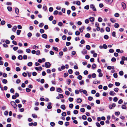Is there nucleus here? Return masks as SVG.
<instances>
[{
    "label": "nucleus",
    "mask_w": 127,
    "mask_h": 127,
    "mask_svg": "<svg viewBox=\"0 0 127 127\" xmlns=\"http://www.w3.org/2000/svg\"><path fill=\"white\" fill-rule=\"evenodd\" d=\"M10 103L14 108L16 109V108L17 107V105L14 101H12Z\"/></svg>",
    "instance_id": "obj_1"
},
{
    "label": "nucleus",
    "mask_w": 127,
    "mask_h": 127,
    "mask_svg": "<svg viewBox=\"0 0 127 127\" xmlns=\"http://www.w3.org/2000/svg\"><path fill=\"white\" fill-rule=\"evenodd\" d=\"M51 65V64L49 62H46L45 63V66L46 68H49Z\"/></svg>",
    "instance_id": "obj_2"
},
{
    "label": "nucleus",
    "mask_w": 127,
    "mask_h": 127,
    "mask_svg": "<svg viewBox=\"0 0 127 127\" xmlns=\"http://www.w3.org/2000/svg\"><path fill=\"white\" fill-rule=\"evenodd\" d=\"M90 8H91L92 9L93 11H96V8H95V6L94 4H92L90 5Z\"/></svg>",
    "instance_id": "obj_3"
},
{
    "label": "nucleus",
    "mask_w": 127,
    "mask_h": 127,
    "mask_svg": "<svg viewBox=\"0 0 127 127\" xmlns=\"http://www.w3.org/2000/svg\"><path fill=\"white\" fill-rule=\"evenodd\" d=\"M51 104L52 103L51 102H49L47 103V108L48 109H50L52 108Z\"/></svg>",
    "instance_id": "obj_4"
},
{
    "label": "nucleus",
    "mask_w": 127,
    "mask_h": 127,
    "mask_svg": "<svg viewBox=\"0 0 127 127\" xmlns=\"http://www.w3.org/2000/svg\"><path fill=\"white\" fill-rule=\"evenodd\" d=\"M116 106L115 103H113L112 105H110L109 106V108L110 109H112L113 107H114Z\"/></svg>",
    "instance_id": "obj_5"
},
{
    "label": "nucleus",
    "mask_w": 127,
    "mask_h": 127,
    "mask_svg": "<svg viewBox=\"0 0 127 127\" xmlns=\"http://www.w3.org/2000/svg\"><path fill=\"white\" fill-rule=\"evenodd\" d=\"M122 5L124 9H125L126 8V5L125 3L123 2L122 3Z\"/></svg>",
    "instance_id": "obj_6"
},
{
    "label": "nucleus",
    "mask_w": 127,
    "mask_h": 127,
    "mask_svg": "<svg viewBox=\"0 0 127 127\" xmlns=\"http://www.w3.org/2000/svg\"><path fill=\"white\" fill-rule=\"evenodd\" d=\"M57 92L60 93H61L63 92L62 90H61L60 88H58L57 89Z\"/></svg>",
    "instance_id": "obj_7"
},
{
    "label": "nucleus",
    "mask_w": 127,
    "mask_h": 127,
    "mask_svg": "<svg viewBox=\"0 0 127 127\" xmlns=\"http://www.w3.org/2000/svg\"><path fill=\"white\" fill-rule=\"evenodd\" d=\"M89 19L91 22H93L94 21L95 18L93 17H90L89 18Z\"/></svg>",
    "instance_id": "obj_8"
},
{
    "label": "nucleus",
    "mask_w": 127,
    "mask_h": 127,
    "mask_svg": "<svg viewBox=\"0 0 127 127\" xmlns=\"http://www.w3.org/2000/svg\"><path fill=\"white\" fill-rule=\"evenodd\" d=\"M109 94L110 95H115L116 94L113 91H111L110 93Z\"/></svg>",
    "instance_id": "obj_9"
},
{
    "label": "nucleus",
    "mask_w": 127,
    "mask_h": 127,
    "mask_svg": "<svg viewBox=\"0 0 127 127\" xmlns=\"http://www.w3.org/2000/svg\"><path fill=\"white\" fill-rule=\"evenodd\" d=\"M42 37L45 39H47V36L46 34H44L42 35Z\"/></svg>",
    "instance_id": "obj_10"
},
{
    "label": "nucleus",
    "mask_w": 127,
    "mask_h": 127,
    "mask_svg": "<svg viewBox=\"0 0 127 127\" xmlns=\"http://www.w3.org/2000/svg\"><path fill=\"white\" fill-rule=\"evenodd\" d=\"M15 13L16 14H19V10L18 8H17V7H16L15 8Z\"/></svg>",
    "instance_id": "obj_11"
},
{
    "label": "nucleus",
    "mask_w": 127,
    "mask_h": 127,
    "mask_svg": "<svg viewBox=\"0 0 127 127\" xmlns=\"http://www.w3.org/2000/svg\"><path fill=\"white\" fill-rule=\"evenodd\" d=\"M7 8L9 12H11L12 11V8L11 7L8 6L7 7Z\"/></svg>",
    "instance_id": "obj_12"
},
{
    "label": "nucleus",
    "mask_w": 127,
    "mask_h": 127,
    "mask_svg": "<svg viewBox=\"0 0 127 127\" xmlns=\"http://www.w3.org/2000/svg\"><path fill=\"white\" fill-rule=\"evenodd\" d=\"M82 53L83 54H85L87 53V51L85 49H84L82 51Z\"/></svg>",
    "instance_id": "obj_13"
},
{
    "label": "nucleus",
    "mask_w": 127,
    "mask_h": 127,
    "mask_svg": "<svg viewBox=\"0 0 127 127\" xmlns=\"http://www.w3.org/2000/svg\"><path fill=\"white\" fill-rule=\"evenodd\" d=\"M107 2H108L110 4L112 3L113 2V0H105Z\"/></svg>",
    "instance_id": "obj_14"
},
{
    "label": "nucleus",
    "mask_w": 127,
    "mask_h": 127,
    "mask_svg": "<svg viewBox=\"0 0 127 127\" xmlns=\"http://www.w3.org/2000/svg\"><path fill=\"white\" fill-rule=\"evenodd\" d=\"M82 100L81 98H78L77 100V102L78 103H80L82 102Z\"/></svg>",
    "instance_id": "obj_15"
},
{
    "label": "nucleus",
    "mask_w": 127,
    "mask_h": 127,
    "mask_svg": "<svg viewBox=\"0 0 127 127\" xmlns=\"http://www.w3.org/2000/svg\"><path fill=\"white\" fill-rule=\"evenodd\" d=\"M110 21L112 23H114L116 22V20L113 18H111L110 19Z\"/></svg>",
    "instance_id": "obj_16"
},
{
    "label": "nucleus",
    "mask_w": 127,
    "mask_h": 127,
    "mask_svg": "<svg viewBox=\"0 0 127 127\" xmlns=\"http://www.w3.org/2000/svg\"><path fill=\"white\" fill-rule=\"evenodd\" d=\"M2 82L4 84H6L7 83V81L6 79H3L2 81Z\"/></svg>",
    "instance_id": "obj_17"
},
{
    "label": "nucleus",
    "mask_w": 127,
    "mask_h": 127,
    "mask_svg": "<svg viewBox=\"0 0 127 127\" xmlns=\"http://www.w3.org/2000/svg\"><path fill=\"white\" fill-rule=\"evenodd\" d=\"M61 108L63 110H65V106L64 105H62L61 106Z\"/></svg>",
    "instance_id": "obj_18"
},
{
    "label": "nucleus",
    "mask_w": 127,
    "mask_h": 127,
    "mask_svg": "<svg viewBox=\"0 0 127 127\" xmlns=\"http://www.w3.org/2000/svg\"><path fill=\"white\" fill-rule=\"evenodd\" d=\"M119 27V25L117 23H115L114 25V27L116 28H118Z\"/></svg>",
    "instance_id": "obj_19"
},
{
    "label": "nucleus",
    "mask_w": 127,
    "mask_h": 127,
    "mask_svg": "<svg viewBox=\"0 0 127 127\" xmlns=\"http://www.w3.org/2000/svg\"><path fill=\"white\" fill-rule=\"evenodd\" d=\"M80 84V85H84V80H81L79 82Z\"/></svg>",
    "instance_id": "obj_20"
},
{
    "label": "nucleus",
    "mask_w": 127,
    "mask_h": 127,
    "mask_svg": "<svg viewBox=\"0 0 127 127\" xmlns=\"http://www.w3.org/2000/svg\"><path fill=\"white\" fill-rule=\"evenodd\" d=\"M18 59L21 60L23 59V57L21 55H20L18 56Z\"/></svg>",
    "instance_id": "obj_21"
},
{
    "label": "nucleus",
    "mask_w": 127,
    "mask_h": 127,
    "mask_svg": "<svg viewBox=\"0 0 127 127\" xmlns=\"http://www.w3.org/2000/svg\"><path fill=\"white\" fill-rule=\"evenodd\" d=\"M21 32V31L20 30H18L17 31V34L18 35L20 34Z\"/></svg>",
    "instance_id": "obj_22"
},
{
    "label": "nucleus",
    "mask_w": 127,
    "mask_h": 127,
    "mask_svg": "<svg viewBox=\"0 0 127 127\" xmlns=\"http://www.w3.org/2000/svg\"><path fill=\"white\" fill-rule=\"evenodd\" d=\"M90 35L89 33H87L86 34L85 37H86L89 38L90 37Z\"/></svg>",
    "instance_id": "obj_23"
},
{
    "label": "nucleus",
    "mask_w": 127,
    "mask_h": 127,
    "mask_svg": "<svg viewBox=\"0 0 127 127\" xmlns=\"http://www.w3.org/2000/svg\"><path fill=\"white\" fill-rule=\"evenodd\" d=\"M50 90L51 91H53L55 90V88L53 87H52L50 89Z\"/></svg>",
    "instance_id": "obj_24"
},
{
    "label": "nucleus",
    "mask_w": 127,
    "mask_h": 127,
    "mask_svg": "<svg viewBox=\"0 0 127 127\" xmlns=\"http://www.w3.org/2000/svg\"><path fill=\"white\" fill-rule=\"evenodd\" d=\"M92 67L93 69H94L96 68V65L95 64H94L92 65Z\"/></svg>",
    "instance_id": "obj_25"
},
{
    "label": "nucleus",
    "mask_w": 127,
    "mask_h": 127,
    "mask_svg": "<svg viewBox=\"0 0 127 127\" xmlns=\"http://www.w3.org/2000/svg\"><path fill=\"white\" fill-rule=\"evenodd\" d=\"M106 31L108 32H109L110 31V29L109 27H106Z\"/></svg>",
    "instance_id": "obj_26"
},
{
    "label": "nucleus",
    "mask_w": 127,
    "mask_h": 127,
    "mask_svg": "<svg viewBox=\"0 0 127 127\" xmlns=\"http://www.w3.org/2000/svg\"><path fill=\"white\" fill-rule=\"evenodd\" d=\"M13 29H12V31L14 32H15L16 30L17 29V27L16 26H14L13 28Z\"/></svg>",
    "instance_id": "obj_27"
},
{
    "label": "nucleus",
    "mask_w": 127,
    "mask_h": 127,
    "mask_svg": "<svg viewBox=\"0 0 127 127\" xmlns=\"http://www.w3.org/2000/svg\"><path fill=\"white\" fill-rule=\"evenodd\" d=\"M76 4L77 5H80V2L79 1H76Z\"/></svg>",
    "instance_id": "obj_28"
},
{
    "label": "nucleus",
    "mask_w": 127,
    "mask_h": 127,
    "mask_svg": "<svg viewBox=\"0 0 127 127\" xmlns=\"http://www.w3.org/2000/svg\"><path fill=\"white\" fill-rule=\"evenodd\" d=\"M119 73L120 75L122 76L124 74V72L123 71H121L119 72Z\"/></svg>",
    "instance_id": "obj_29"
},
{
    "label": "nucleus",
    "mask_w": 127,
    "mask_h": 127,
    "mask_svg": "<svg viewBox=\"0 0 127 127\" xmlns=\"http://www.w3.org/2000/svg\"><path fill=\"white\" fill-rule=\"evenodd\" d=\"M77 79L79 80H81L82 79V76L81 75H79L77 77Z\"/></svg>",
    "instance_id": "obj_30"
},
{
    "label": "nucleus",
    "mask_w": 127,
    "mask_h": 127,
    "mask_svg": "<svg viewBox=\"0 0 127 127\" xmlns=\"http://www.w3.org/2000/svg\"><path fill=\"white\" fill-rule=\"evenodd\" d=\"M113 76L115 78H117V77H118V75H117V73H115L113 74Z\"/></svg>",
    "instance_id": "obj_31"
},
{
    "label": "nucleus",
    "mask_w": 127,
    "mask_h": 127,
    "mask_svg": "<svg viewBox=\"0 0 127 127\" xmlns=\"http://www.w3.org/2000/svg\"><path fill=\"white\" fill-rule=\"evenodd\" d=\"M62 115L63 116H65L66 115V113L65 112H63L62 114Z\"/></svg>",
    "instance_id": "obj_32"
},
{
    "label": "nucleus",
    "mask_w": 127,
    "mask_h": 127,
    "mask_svg": "<svg viewBox=\"0 0 127 127\" xmlns=\"http://www.w3.org/2000/svg\"><path fill=\"white\" fill-rule=\"evenodd\" d=\"M63 25V24L61 22H60L58 23V25L60 26L61 27Z\"/></svg>",
    "instance_id": "obj_33"
},
{
    "label": "nucleus",
    "mask_w": 127,
    "mask_h": 127,
    "mask_svg": "<svg viewBox=\"0 0 127 127\" xmlns=\"http://www.w3.org/2000/svg\"><path fill=\"white\" fill-rule=\"evenodd\" d=\"M80 111L82 112H84L85 111V109L84 108H81L80 109Z\"/></svg>",
    "instance_id": "obj_34"
},
{
    "label": "nucleus",
    "mask_w": 127,
    "mask_h": 127,
    "mask_svg": "<svg viewBox=\"0 0 127 127\" xmlns=\"http://www.w3.org/2000/svg\"><path fill=\"white\" fill-rule=\"evenodd\" d=\"M68 72L69 74H71L72 73L73 71L71 69H69L68 70Z\"/></svg>",
    "instance_id": "obj_35"
},
{
    "label": "nucleus",
    "mask_w": 127,
    "mask_h": 127,
    "mask_svg": "<svg viewBox=\"0 0 127 127\" xmlns=\"http://www.w3.org/2000/svg\"><path fill=\"white\" fill-rule=\"evenodd\" d=\"M83 93L86 96H87V92L86 90H84L83 92Z\"/></svg>",
    "instance_id": "obj_36"
},
{
    "label": "nucleus",
    "mask_w": 127,
    "mask_h": 127,
    "mask_svg": "<svg viewBox=\"0 0 127 127\" xmlns=\"http://www.w3.org/2000/svg\"><path fill=\"white\" fill-rule=\"evenodd\" d=\"M82 118L83 120H86L87 119V117L85 115H83L82 116Z\"/></svg>",
    "instance_id": "obj_37"
},
{
    "label": "nucleus",
    "mask_w": 127,
    "mask_h": 127,
    "mask_svg": "<svg viewBox=\"0 0 127 127\" xmlns=\"http://www.w3.org/2000/svg\"><path fill=\"white\" fill-rule=\"evenodd\" d=\"M121 107L123 109H126L127 108L126 106L124 105H122Z\"/></svg>",
    "instance_id": "obj_38"
},
{
    "label": "nucleus",
    "mask_w": 127,
    "mask_h": 127,
    "mask_svg": "<svg viewBox=\"0 0 127 127\" xmlns=\"http://www.w3.org/2000/svg\"><path fill=\"white\" fill-rule=\"evenodd\" d=\"M53 16H51L49 18V20L50 21H52L53 20Z\"/></svg>",
    "instance_id": "obj_39"
},
{
    "label": "nucleus",
    "mask_w": 127,
    "mask_h": 127,
    "mask_svg": "<svg viewBox=\"0 0 127 127\" xmlns=\"http://www.w3.org/2000/svg\"><path fill=\"white\" fill-rule=\"evenodd\" d=\"M75 34L76 35H79L80 34V32L78 31H77L75 32Z\"/></svg>",
    "instance_id": "obj_40"
},
{
    "label": "nucleus",
    "mask_w": 127,
    "mask_h": 127,
    "mask_svg": "<svg viewBox=\"0 0 127 127\" xmlns=\"http://www.w3.org/2000/svg\"><path fill=\"white\" fill-rule=\"evenodd\" d=\"M115 85L117 86H120V84L119 82H116L115 83Z\"/></svg>",
    "instance_id": "obj_41"
},
{
    "label": "nucleus",
    "mask_w": 127,
    "mask_h": 127,
    "mask_svg": "<svg viewBox=\"0 0 127 127\" xmlns=\"http://www.w3.org/2000/svg\"><path fill=\"white\" fill-rule=\"evenodd\" d=\"M104 38L106 39H107L109 37L107 35H104Z\"/></svg>",
    "instance_id": "obj_42"
},
{
    "label": "nucleus",
    "mask_w": 127,
    "mask_h": 127,
    "mask_svg": "<svg viewBox=\"0 0 127 127\" xmlns=\"http://www.w3.org/2000/svg\"><path fill=\"white\" fill-rule=\"evenodd\" d=\"M26 91L27 92H29L31 91V90L29 88H26Z\"/></svg>",
    "instance_id": "obj_43"
},
{
    "label": "nucleus",
    "mask_w": 127,
    "mask_h": 127,
    "mask_svg": "<svg viewBox=\"0 0 127 127\" xmlns=\"http://www.w3.org/2000/svg\"><path fill=\"white\" fill-rule=\"evenodd\" d=\"M58 13V12L57 10L53 12V14L54 15H57Z\"/></svg>",
    "instance_id": "obj_44"
},
{
    "label": "nucleus",
    "mask_w": 127,
    "mask_h": 127,
    "mask_svg": "<svg viewBox=\"0 0 127 127\" xmlns=\"http://www.w3.org/2000/svg\"><path fill=\"white\" fill-rule=\"evenodd\" d=\"M28 36L29 37H31V36H32V34L31 32H29L28 33Z\"/></svg>",
    "instance_id": "obj_45"
},
{
    "label": "nucleus",
    "mask_w": 127,
    "mask_h": 127,
    "mask_svg": "<svg viewBox=\"0 0 127 127\" xmlns=\"http://www.w3.org/2000/svg\"><path fill=\"white\" fill-rule=\"evenodd\" d=\"M89 8V6L88 5H87L84 7V9H86L88 10Z\"/></svg>",
    "instance_id": "obj_46"
},
{
    "label": "nucleus",
    "mask_w": 127,
    "mask_h": 127,
    "mask_svg": "<svg viewBox=\"0 0 127 127\" xmlns=\"http://www.w3.org/2000/svg\"><path fill=\"white\" fill-rule=\"evenodd\" d=\"M32 62H30L28 63V65L29 66H31L32 65Z\"/></svg>",
    "instance_id": "obj_47"
},
{
    "label": "nucleus",
    "mask_w": 127,
    "mask_h": 127,
    "mask_svg": "<svg viewBox=\"0 0 127 127\" xmlns=\"http://www.w3.org/2000/svg\"><path fill=\"white\" fill-rule=\"evenodd\" d=\"M102 20V19L101 17H99L98 18V21L99 22H101Z\"/></svg>",
    "instance_id": "obj_48"
},
{
    "label": "nucleus",
    "mask_w": 127,
    "mask_h": 127,
    "mask_svg": "<svg viewBox=\"0 0 127 127\" xmlns=\"http://www.w3.org/2000/svg\"><path fill=\"white\" fill-rule=\"evenodd\" d=\"M26 51L27 52L29 53L31 52V50L29 49H26Z\"/></svg>",
    "instance_id": "obj_49"
},
{
    "label": "nucleus",
    "mask_w": 127,
    "mask_h": 127,
    "mask_svg": "<svg viewBox=\"0 0 127 127\" xmlns=\"http://www.w3.org/2000/svg\"><path fill=\"white\" fill-rule=\"evenodd\" d=\"M5 23V22L4 21L2 20L1 22V24L2 25H4Z\"/></svg>",
    "instance_id": "obj_50"
},
{
    "label": "nucleus",
    "mask_w": 127,
    "mask_h": 127,
    "mask_svg": "<svg viewBox=\"0 0 127 127\" xmlns=\"http://www.w3.org/2000/svg\"><path fill=\"white\" fill-rule=\"evenodd\" d=\"M16 70L17 71H19L21 69L20 67H17L16 68Z\"/></svg>",
    "instance_id": "obj_51"
},
{
    "label": "nucleus",
    "mask_w": 127,
    "mask_h": 127,
    "mask_svg": "<svg viewBox=\"0 0 127 127\" xmlns=\"http://www.w3.org/2000/svg\"><path fill=\"white\" fill-rule=\"evenodd\" d=\"M93 99V97L92 96H89L88 98V99L90 101L92 100Z\"/></svg>",
    "instance_id": "obj_52"
},
{
    "label": "nucleus",
    "mask_w": 127,
    "mask_h": 127,
    "mask_svg": "<svg viewBox=\"0 0 127 127\" xmlns=\"http://www.w3.org/2000/svg\"><path fill=\"white\" fill-rule=\"evenodd\" d=\"M78 111L77 110H75L73 111V113L75 114H78Z\"/></svg>",
    "instance_id": "obj_53"
},
{
    "label": "nucleus",
    "mask_w": 127,
    "mask_h": 127,
    "mask_svg": "<svg viewBox=\"0 0 127 127\" xmlns=\"http://www.w3.org/2000/svg\"><path fill=\"white\" fill-rule=\"evenodd\" d=\"M53 49L56 51H58V48L57 47H53Z\"/></svg>",
    "instance_id": "obj_54"
},
{
    "label": "nucleus",
    "mask_w": 127,
    "mask_h": 127,
    "mask_svg": "<svg viewBox=\"0 0 127 127\" xmlns=\"http://www.w3.org/2000/svg\"><path fill=\"white\" fill-rule=\"evenodd\" d=\"M66 35H64L62 36V38L64 40H65L66 39Z\"/></svg>",
    "instance_id": "obj_55"
},
{
    "label": "nucleus",
    "mask_w": 127,
    "mask_h": 127,
    "mask_svg": "<svg viewBox=\"0 0 127 127\" xmlns=\"http://www.w3.org/2000/svg\"><path fill=\"white\" fill-rule=\"evenodd\" d=\"M123 102V101L122 99H120L118 101V103L119 104H121Z\"/></svg>",
    "instance_id": "obj_56"
},
{
    "label": "nucleus",
    "mask_w": 127,
    "mask_h": 127,
    "mask_svg": "<svg viewBox=\"0 0 127 127\" xmlns=\"http://www.w3.org/2000/svg\"><path fill=\"white\" fill-rule=\"evenodd\" d=\"M40 33H42L44 32V30L43 29H41L40 30Z\"/></svg>",
    "instance_id": "obj_57"
},
{
    "label": "nucleus",
    "mask_w": 127,
    "mask_h": 127,
    "mask_svg": "<svg viewBox=\"0 0 127 127\" xmlns=\"http://www.w3.org/2000/svg\"><path fill=\"white\" fill-rule=\"evenodd\" d=\"M53 8L52 7H50L49 8V11L50 12H52L53 10Z\"/></svg>",
    "instance_id": "obj_58"
},
{
    "label": "nucleus",
    "mask_w": 127,
    "mask_h": 127,
    "mask_svg": "<svg viewBox=\"0 0 127 127\" xmlns=\"http://www.w3.org/2000/svg\"><path fill=\"white\" fill-rule=\"evenodd\" d=\"M32 117L34 118H36L37 117V116L35 114H32Z\"/></svg>",
    "instance_id": "obj_59"
},
{
    "label": "nucleus",
    "mask_w": 127,
    "mask_h": 127,
    "mask_svg": "<svg viewBox=\"0 0 127 127\" xmlns=\"http://www.w3.org/2000/svg\"><path fill=\"white\" fill-rule=\"evenodd\" d=\"M114 16L116 17H118L119 16V14L118 13H117L115 14Z\"/></svg>",
    "instance_id": "obj_60"
},
{
    "label": "nucleus",
    "mask_w": 127,
    "mask_h": 127,
    "mask_svg": "<svg viewBox=\"0 0 127 127\" xmlns=\"http://www.w3.org/2000/svg\"><path fill=\"white\" fill-rule=\"evenodd\" d=\"M86 48L87 49L89 50L90 49V47L89 45H87L86 46Z\"/></svg>",
    "instance_id": "obj_61"
},
{
    "label": "nucleus",
    "mask_w": 127,
    "mask_h": 127,
    "mask_svg": "<svg viewBox=\"0 0 127 127\" xmlns=\"http://www.w3.org/2000/svg\"><path fill=\"white\" fill-rule=\"evenodd\" d=\"M69 101L70 102L72 101H73V98L71 97H69L68 98Z\"/></svg>",
    "instance_id": "obj_62"
},
{
    "label": "nucleus",
    "mask_w": 127,
    "mask_h": 127,
    "mask_svg": "<svg viewBox=\"0 0 127 127\" xmlns=\"http://www.w3.org/2000/svg\"><path fill=\"white\" fill-rule=\"evenodd\" d=\"M71 82V81L70 79H69L67 81V84L69 85Z\"/></svg>",
    "instance_id": "obj_63"
},
{
    "label": "nucleus",
    "mask_w": 127,
    "mask_h": 127,
    "mask_svg": "<svg viewBox=\"0 0 127 127\" xmlns=\"http://www.w3.org/2000/svg\"><path fill=\"white\" fill-rule=\"evenodd\" d=\"M114 90L115 92H117L118 91L119 89L118 88H115L114 89Z\"/></svg>",
    "instance_id": "obj_64"
}]
</instances>
